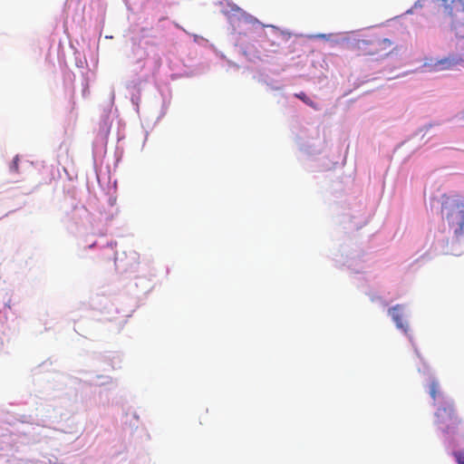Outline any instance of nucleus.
Segmentation results:
<instances>
[{"label": "nucleus", "instance_id": "423d86ee", "mask_svg": "<svg viewBox=\"0 0 464 464\" xmlns=\"http://www.w3.org/2000/svg\"><path fill=\"white\" fill-rule=\"evenodd\" d=\"M402 310L403 306L401 304H396L389 309V314L392 316V320L396 324V326L406 333L408 330V325L403 321Z\"/></svg>", "mask_w": 464, "mask_h": 464}, {"label": "nucleus", "instance_id": "20e7f679", "mask_svg": "<svg viewBox=\"0 0 464 464\" xmlns=\"http://www.w3.org/2000/svg\"><path fill=\"white\" fill-rule=\"evenodd\" d=\"M372 55H375L379 58H384L392 53L396 46L394 44L387 39L381 37H372Z\"/></svg>", "mask_w": 464, "mask_h": 464}, {"label": "nucleus", "instance_id": "f8f14e48", "mask_svg": "<svg viewBox=\"0 0 464 464\" xmlns=\"http://www.w3.org/2000/svg\"><path fill=\"white\" fill-rule=\"evenodd\" d=\"M459 213L460 216L459 228L464 230V210H459Z\"/></svg>", "mask_w": 464, "mask_h": 464}, {"label": "nucleus", "instance_id": "7ed1b4c3", "mask_svg": "<svg viewBox=\"0 0 464 464\" xmlns=\"http://www.w3.org/2000/svg\"><path fill=\"white\" fill-rule=\"evenodd\" d=\"M464 60L461 55L450 54L447 57L435 61L434 63H427L425 66L429 72H440L446 70H453L458 65H461Z\"/></svg>", "mask_w": 464, "mask_h": 464}, {"label": "nucleus", "instance_id": "6e6552de", "mask_svg": "<svg viewBox=\"0 0 464 464\" xmlns=\"http://www.w3.org/2000/svg\"><path fill=\"white\" fill-rule=\"evenodd\" d=\"M295 96L296 98L300 99L302 102H304L305 104H307L311 108H313L314 110L319 109L318 105L315 102H314L304 92L295 93Z\"/></svg>", "mask_w": 464, "mask_h": 464}, {"label": "nucleus", "instance_id": "f257e3e1", "mask_svg": "<svg viewBox=\"0 0 464 464\" xmlns=\"http://www.w3.org/2000/svg\"><path fill=\"white\" fill-rule=\"evenodd\" d=\"M436 422L446 433H455L459 426L462 423L461 419L456 413L453 403L446 402L438 408L436 413Z\"/></svg>", "mask_w": 464, "mask_h": 464}, {"label": "nucleus", "instance_id": "39448f33", "mask_svg": "<svg viewBox=\"0 0 464 464\" xmlns=\"http://www.w3.org/2000/svg\"><path fill=\"white\" fill-rule=\"evenodd\" d=\"M347 49L356 56L372 55V37L353 39L347 44Z\"/></svg>", "mask_w": 464, "mask_h": 464}, {"label": "nucleus", "instance_id": "0eeeda50", "mask_svg": "<svg viewBox=\"0 0 464 464\" xmlns=\"http://www.w3.org/2000/svg\"><path fill=\"white\" fill-rule=\"evenodd\" d=\"M444 10L449 14L464 12V0H440Z\"/></svg>", "mask_w": 464, "mask_h": 464}, {"label": "nucleus", "instance_id": "f03ea898", "mask_svg": "<svg viewBox=\"0 0 464 464\" xmlns=\"http://www.w3.org/2000/svg\"><path fill=\"white\" fill-rule=\"evenodd\" d=\"M270 27L271 30L268 33H266L264 49L266 52L276 53L280 50L282 44L289 40L290 34L280 31L275 26Z\"/></svg>", "mask_w": 464, "mask_h": 464}, {"label": "nucleus", "instance_id": "1a4fd4ad", "mask_svg": "<svg viewBox=\"0 0 464 464\" xmlns=\"http://www.w3.org/2000/svg\"><path fill=\"white\" fill-rule=\"evenodd\" d=\"M429 393L434 401H436L438 395H440V384L436 380L431 381L430 383Z\"/></svg>", "mask_w": 464, "mask_h": 464}, {"label": "nucleus", "instance_id": "9d476101", "mask_svg": "<svg viewBox=\"0 0 464 464\" xmlns=\"http://www.w3.org/2000/svg\"><path fill=\"white\" fill-rule=\"evenodd\" d=\"M458 464H464V451H457L454 453Z\"/></svg>", "mask_w": 464, "mask_h": 464}, {"label": "nucleus", "instance_id": "9b49d317", "mask_svg": "<svg viewBox=\"0 0 464 464\" xmlns=\"http://www.w3.org/2000/svg\"><path fill=\"white\" fill-rule=\"evenodd\" d=\"M18 161H19V159H18V157L16 156V157L13 160V161H12V163H11V165H10V169H11L12 171H14V172H17V171H18Z\"/></svg>", "mask_w": 464, "mask_h": 464}]
</instances>
